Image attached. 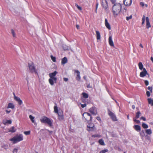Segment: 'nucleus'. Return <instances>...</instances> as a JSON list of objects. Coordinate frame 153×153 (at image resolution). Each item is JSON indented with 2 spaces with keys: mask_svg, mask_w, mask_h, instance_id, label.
<instances>
[{
  "mask_svg": "<svg viewBox=\"0 0 153 153\" xmlns=\"http://www.w3.org/2000/svg\"><path fill=\"white\" fill-rule=\"evenodd\" d=\"M101 136L98 134H97L94 135H92V137H100Z\"/></svg>",
  "mask_w": 153,
  "mask_h": 153,
  "instance_id": "39",
  "label": "nucleus"
},
{
  "mask_svg": "<svg viewBox=\"0 0 153 153\" xmlns=\"http://www.w3.org/2000/svg\"><path fill=\"white\" fill-rule=\"evenodd\" d=\"M147 74H148L149 76V75L148 74L146 68H143V71L140 73V76L141 77H143Z\"/></svg>",
  "mask_w": 153,
  "mask_h": 153,
  "instance_id": "10",
  "label": "nucleus"
},
{
  "mask_svg": "<svg viewBox=\"0 0 153 153\" xmlns=\"http://www.w3.org/2000/svg\"><path fill=\"white\" fill-rule=\"evenodd\" d=\"M87 87L88 88H91V87L90 86V84H88L87 85Z\"/></svg>",
  "mask_w": 153,
  "mask_h": 153,
  "instance_id": "59",
  "label": "nucleus"
},
{
  "mask_svg": "<svg viewBox=\"0 0 153 153\" xmlns=\"http://www.w3.org/2000/svg\"><path fill=\"white\" fill-rule=\"evenodd\" d=\"M98 142L102 146H104L105 145V143L103 140L102 139H100L99 140Z\"/></svg>",
  "mask_w": 153,
  "mask_h": 153,
  "instance_id": "25",
  "label": "nucleus"
},
{
  "mask_svg": "<svg viewBox=\"0 0 153 153\" xmlns=\"http://www.w3.org/2000/svg\"><path fill=\"white\" fill-rule=\"evenodd\" d=\"M63 48L64 50H66L68 49V47L66 45H63Z\"/></svg>",
  "mask_w": 153,
  "mask_h": 153,
  "instance_id": "47",
  "label": "nucleus"
},
{
  "mask_svg": "<svg viewBox=\"0 0 153 153\" xmlns=\"http://www.w3.org/2000/svg\"><path fill=\"white\" fill-rule=\"evenodd\" d=\"M23 139V136L22 134L16 135L12 138L9 139L10 141L13 142V144H15L18 142L22 141Z\"/></svg>",
  "mask_w": 153,
  "mask_h": 153,
  "instance_id": "3",
  "label": "nucleus"
},
{
  "mask_svg": "<svg viewBox=\"0 0 153 153\" xmlns=\"http://www.w3.org/2000/svg\"><path fill=\"white\" fill-rule=\"evenodd\" d=\"M75 72L77 74L76 76V79L78 81H79L81 78L79 72L78 70H75Z\"/></svg>",
  "mask_w": 153,
  "mask_h": 153,
  "instance_id": "15",
  "label": "nucleus"
},
{
  "mask_svg": "<svg viewBox=\"0 0 153 153\" xmlns=\"http://www.w3.org/2000/svg\"><path fill=\"white\" fill-rule=\"evenodd\" d=\"M83 117L85 120L88 122L89 121H91L92 117L91 114L87 112H84L83 115Z\"/></svg>",
  "mask_w": 153,
  "mask_h": 153,
  "instance_id": "5",
  "label": "nucleus"
},
{
  "mask_svg": "<svg viewBox=\"0 0 153 153\" xmlns=\"http://www.w3.org/2000/svg\"><path fill=\"white\" fill-rule=\"evenodd\" d=\"M132 107L133 109H134L135 108V107L134 105H133L132 106Z\"/></svg>",
  "mask_w": 153,
  "mask_h": 153,
  "instance_id": "60",
  "label": "nucleus"
},
{
  "mask_svg": "<svg viewBox=\"0 0 153 153\" xmlns=\"http://www.w3.org/2000/svg\"><path fill=\"white\" fill-rule=\"evenodd\" d=\"M140 134L141 136H142L143 137L145 135V134L143 130H142V131L140 133Z\"/></svg>",
  "mask_w": 153,
  "mask_h": 153,
  "instance_id": "37",
  "label": "nucleus"
},
{
  "mask_svg": "<svg viewBox=\"0 0 153 153\" xmlns=\"http://www.w3.org/2000/svg\"><path fill=\"white\" fill-rule=\"evenodd\" d=\"M94 124L91 123H89L87 126V130L88 131H92L94 130Z\"/></svg>",
  "mask_w": 153,
  "mask_h": 153,
  "instance_id": "8",
  "label": "nucleus"
},
{
  "mask_svg": "<svg viewBox=\"0 0 153 153\" xmlns=\"http://www.w3.org/2000/svg\"><path fill=\"white\" fill-rule=\"evenodd\" d=\"M96 119L98 121H99L100 122H101V120L100 117H96Z\"/></svg>",
  "mask_w": 153,
  "mask_h": 153,
  "instance_id": "51",
  "label": "nucleus"
},
{
  "mask_svg": "<svg viewBox=\"0 0 153 153\" xmlns=\"http://www.w3.org/2000/svg\"><path fill=\"white\" fill-rule=\"evenodd\" d=\"M14 99L16 101L18 102V104L19 105H21L22 103V100L20 99V98L18 97L14 96Z\"/></svg>",
  "mask_w": 153,
  "mask_h": 153,
  "instance_id": "13",
  "label": "nucleus"
},
{
  "mask_svg": "<svg viewBox=\"0 0 153 153\" xmlns=\"http://www.w3.org/2000/svg\"><path fill=\"white\" fill-rule=\"evenodd\" d=\"M24 134L26 135H28L30 134V131H24Z\"/></svg>",
  "mask_w": 153,
  "mask_h": 153,
  "instance_id": "43",
  "label": "nucleus"
},
{
  "mask_svg": "<svg viewBox=\"0 0 153 153\" xmlns=\"http://www.w3.org/2000/svg\"><path fill=\"white\" fill-rule=\"evenodd\" d=\"M98 3H97L96 4V10H95V12H96V13H97V8L98 7Z\"/></svg>",
  "mask_w": 153,
  "mask_h": 153,
  "instance_id": "54",
  "label": "nucleus"
},
{
  "mask_svg": "<svg viewBox=\"0 0 153 153\" xmlns=\"http://www.w3.org/2000/svg\"><path fill=\"white\" fill-rule=\"evenodd\" d=\"M122 5L119 3L115 4L112 7V13L114 16L116 17L120 13Z\"/></svg>",
  "mask_w": 153,
  "mask_h": 153,
  "instance_id": "1",
  "label": "nucleus"
},
{
  "mask_svg": "<svg viewBox=\"0 0 153 153\" xmlns=\"http://www.w3.org/2000/svg\"><path fill=\"white\" fill-rule=\"evenodd\" d=\"M108 42L110 45L111 46L114 47V44L112 40V38L111 36H110L109 37Z\"/></svg>",
  "mask_w": 153,
  "mask_h": 153,
  "instance_id": "18",
  "label": "nucleus"
},
{
  "mask_svg": "<svg viewBox=\"0 0 153 153\" xmlns=\"http://www.w3.org/2000/svg\"><path fill=\"white\" fill-rule=\"evenodd\" d=\"M127 118H128V119H129V115H128L127 116Z\"/></svg>",
  "mask_w": 153,
  "mask_h": 153,
  "instance_id": "64",
  "label": "nucleus"
},
{
  "mask_svg": "<svg viewBox=\"0 0 153 153\" xmlns=\"http://www.w3.org/2000/svg\"><path fill=\"white\" fill-rule=\"evenodd\" d=\"M57 73L58 72L56 71H55L53 72L49 73V76L50 78H52L55 80L57 78L55 76Z\"/></svg>",
  "mask_w": 153,
  "mask_h": 153,
  "instance_id": "9",
  "label": "nucleus"
},
{
  "mask_svg": "<svg viewBox=\"0 0 153 153\" xmlns=\"http://www.w3.org/2000/svg\"><path fill=\"white\" fill-rule=\"evenodd\" d=\"M82 95L83 96V97L85 98H87L88 97V95L87 93L83 92L82 93Z\"/></svg>",
  "mask_w": 153,
  "mask_h": 153,
  "instance_id": "30",
  "label": "nucleus"
},
{
  "mask_svg": "<svg viewBox=\"0 0 153 153\" xmlns=\"http://www.w3.org/2000/svg\"><path fill=\"white\" fill-rule=\"evenodd\" d=\"M42 123H47L50 126H52V123L51 120L45 116L42 117L40 120Z\"/></svg>",
  "mask_w": 153,
  "mask_h": 153,
  "instance_id": "4",
  "label": "nucleus"
},
{
  "mask_svg": "<svg viewBox=\"0 0 153 153\" xmlns=\"http://www.w3.org/2000/svg\"><path fill=\"white\" fill-rule=\"evenodd\" d=\"M28 67L30 72L32 73H34L38 74L37 70L33 62H31L28 63Z\"/></svg>",
  "mask_w": 153,
  "mask_h": 153,
  "instance_id": "2",
  "label": "nucleus"
},
{
  "mask_svg": "<svg viewBox=\"0 0 153 153\" xmlns=\"http://www.w3.org/2000/svg\"><path fill=\"white\" fill-rule=\"evenodd\" d=\"M16 131V130L14 127H12L9 129V131L13 133L15 132Z\"/></svg>",
  "mask_w": 153,
  "mask_h": 153,
  "instance_id": "29",
  "label": "nucleus"
},
{
  "mask_svg": "<svg viewBox=\"0 0 153 153\" xmlns=\"http://www.w3.org/2000/svg\"><path fill=\"white\" fill-rule=\"evenodd\" d=\"M58 119L59 120H64V115H58Z\"/></svg>",
  "mask_w": 153,
  "mask_h": 153,
  "instance_id": "33",
  "label": "nucleus"
},
{
  "mask_svg": "<svg viewBox=\"0 0 153 153\" xmlns=\"http://www.w3.org/2000/svg\"><path fill=\"white\" fill-rule=\"evenodd\" d=\"M6 112L7 114H9L11 111L10 110H6Z\"/></svg>",
  "mask_w": 153,
  "mask_h": 153,
  "instance_id": "58",
  "label": "nucleus"
},
{
  "mask_svg": "<svg viewBox=\"0 0 153 153\" xmlns=\"http://www.w3.org/2000/svg\"><path fill=\"white\" fill-rule=\"evenodd\" d=\"M96 34L97 39V40H100L101 39L100 33L99 31H96Z\"/></svg>",
  "mask_w": 153,
  "mask_h": 153,
  "instance_id": "22",
  "label": "nucleus"
},
{
  "mask_svg": "<svg viewBox=\"0 0 153 153\" xmlns=\"http://www.w3.org/2000/svg\"><path fill=\"white\" fill-rule=\"evenodd\" d=\"M140 5L142 6V7H143L144 6V3L143 2H141L140 3Z\"/></svg>",
  "mask_w": 153,
  "mask_h": 153,
  "instance_id": "57",
  "label": "nucleus"
},
{
  "mask_svg": "<svg viewBox=\"0 0 153 153\" xmlns=\"http://www.w3.org/2000/svg\"><path fill=\"white\" fill-rule=\"evenodd\" d=\"M51 58L52 59V60L53 62H56V58L55 57L53 56L52 55H51Z\"/></svg>",
  "mask_w": 153,
  "mask_h": 153,
  "instance_id": "38",
  "label": "nucleus"
},
{
  "mask_svg": "<svg viewBox=\"0 0 153 153\" xmlns=\"http://www.w3.org/2000/svg\"><path fill=\"white\" fill-rule=\"evenodd\" d=\"M140 119L141 120H143L144 121H146V118L144 117H140Z\"/></svg>",
  "mask_w": 153,
  "mask_h": 153,
  "instance_id": "55",
  "label": "nucleus"
},
{
  "mask_svg": "<svg viewBox=\"0 0 153 153\" xmlns=\"http://www.w3.org/2000/svg\"><path fill=\"white\" fill-rule=\"evenodd\" d=\"M148 89L150 91L151 93L152 92V86H149Z\"/></svg>",
  "mask_w": 153,
  "mask_h": 153,
  "instance_id": "45",
  "label": "nucleus"
},
{
  "mask_svg": "<svg viewBox=\"0 0 153 153\" xmlns=\"http://www.w3.org/2000/svg\"><path fill=\"white\" fill-rule=\"evenodd\" d=\"M13 153H17L18 152V149L16 148L14 149L13 151Z\"/></svg>",
  "mask_w": 153,
  "mask_h": 153,
  "instance_id": "46",
  "label": "nucleus"
},
{
  "mask_svg": "<svg viewBox=\"0 0 153 153\" xmlns=\"http://www.w3.org/2000/svg\"><path fill=\"white\" fill-rule=\"evenodd\" d=\"M132 16L131 15H130L129 16H127L126 18V20L127 21H128L129 20L131 19L132 18Z\"/></svg>",
  "mask_w": 153,
  "mask_h": 153,
  "instance_id": "41",
  "label": "nucleus"
},
{
  "mask_svg": "<svg viewBox=\"0 0 153 153\" xmlns=\"http://www.w3.org/2000/svg\"><path fill=\"white\" fill-rule=\"evenodd\" d=\"M15 108V106L14 104L12 103H9L8 104L7 108H10L13 109Z\"/></svg>",
  "mask_w": 153,
  "mask_h": 153,
  "instance_id": "20",
  "label": "nucleus"
},
{
  "mask_svg": "<svg viewBox=\"0 0 153 153\" xmlns=\"http://www.w3.org/2000/svg\"><path fill=\"white\" fill-rule=\"evenodd\" d=\"M76 6L77 7V8L79 10H82V7L79 6L77 4H76Z\"/></svg>",
  "mask_w": 153,
  "mask_h": 153,
  "instance_id": "48",
  "label": "nucleus"
},
{
  "mask_svg": "<svg viewBox=\"0 0 153 153\" xmlns=\"http://www.w3.org/2000/svg\"><path fill=\"white\" fill-rule=\"evenodd\" d=\"M124 4L126 6H129L132 3L131 0H124L123 1Z\"/></svg>",
  "mask_w": 153,
  "mask_h": 153,
  "instance_id": "12",
  "label": "nucleus"
},
{
  "mask_svg": "<svg viewBox=\"0 0 153 153\" xmlns=\"http://www.w3.org/2000/svg\"><path fill=\"white\" fill-rule=\"evenodd\" d=\"M133 128L137 131H140L141 129L140 126L138 125H134L133 126Z\"/></svg>",
  "mask_w": 153,
  "mask_h": 153,
  "instance_id": "19",
  "label": "nucleus"
},
{
  "mask_svg": "<svg viewBox=\"0 0 153 153\" xmlns=\"http://www.w3.org/2000/svg\"><path fill=\"white\" fill-rule=\"evenodd\" d=\"M57 79H56L55 80L52 79V78H50L49 80V82L50 84L51 85H54V83H56V82Z\"/></svg>",
  "mask_w": 153,
  "mask_h": 153,
  "instance_id": "14",
  "label": "nucleus"
},
{
  "mask_svg": "<svg viewBox=\"0 0 153 153\" xmlns=\"http://www.w3.org/2000/svg\"><path fill=\"white\" fill-rule=\"evenodd\" d=\"M146 27L147 28H149V27H151V26L150 25L149 20L148 17H146Z\"/></svg>",
  "mask_w": 153,
  "mask_h": 153,
  "instance_id": "17",
  "label": "nucleus"
},
{
  "mask_svg": "<svg viewBox=\"0 0 153 153\" xmlns=\"http://www.w3.org/2000/svg\"><path fill=\"white\" fill-rule=\"evenodd\" d=\"M140 114L141 113L140 111L137 112L136 114L135 118L137 119L138 118L140 117Z\"/></svg>",
  "mask_w": 153,
  "mask_h": 153,
  "instance_id": "34",
  "label": "nucleus"
},
{
  "mask_svg": "<svg viewBox=\"0 0 153 153\" xmlns=\"http://www.w3.org/2000/svg\"><path fill=\"white\" fill-rule=\"evenodd\" d=\"M29 117L31 120V121L33 123H34L35 122L34 117L32 116L31 115H30L29 116Z\"/></svg>",
  "mask_w": 153,
  "mask_h": 153,
  "instance_id": "31",
  "label": "nucleus"
},
{
  "mask_svg": "<svg viewBox=\"0 0 153 153\" xmlns=\"http://www.w3.org/2000/svg\"><path fill=\"white\" fill-rule=\"evenodd\" d=\"M105 26L107 28H108L109 30L111 29L110 25L108 22L107 19H105Z\"/></svg>",
  "mask_w": 153,
  "mask_h": 153,
  "instance_id": "16",
  "label": "nucleus"
},
{
  "mask_svg": "<svg viewBox=\"0 0 153 153\" xmlns=\"http://www.w3.org/2000/svg\"><path fill=\"white\" fill-rule=\"evenodd\" d=\"M138 66L140 70H142L144 68H143V65L142 63L141 62H140L138 63Z\"/></svg>",
  "mask_w": 153,
  "mask_h": 153,
  "instance_id": "24",
  "label": "nucleus"
},
{
  "mask_svg": "<svg viewBox=\"0 0 153 153\" xmlns=\"http://www.w3.org/2000/svg\"><path fill=\"white\" fill-rule=\"evenodd\" d=\"M54 112L55 113H58L59 111L58 110V107L56 106H55L54 107Z\"/></svg>",
  "mask_w": 153,
  "mask_h": 153,
  "instance_id": "32",
  "label": "nucleus"
},
{
  "mask_svg": "<svg viewBox=\"0 0 153 153\" xmlns=\"http://www.w3.org/2000/svg\"><path fill=\"white\" fill-rule=\"evenodd\" d=\"M68 60L67 59L66 57H64L62 60L61 64L62 65H64L67 62Z\"/></svg>",
  "mask_w": 153,
  "mask_h": 153,
  "instance_id": "21",
  "label": "nucleus"
},
{
  "mask_svg": "<svg viewBox=\"0 0 153 153\" xmlns=\"http://www.w3.org/2000/svg\"><path fill=\"white\" fill-rule=\"evenodd\" d=\"M89 111L94 115H96L97 114V110L95 107H92L90 108L89 110Z\"/></svg>",
  "mask_w": 153,
  "mask_h": 153,
  "instance_id": "11",
  "label": "nucleus"
},
{
  "mask_svg": "<svg viewBox=\"0 0 153 153\" xmlns=\"http://www.w3.org/2000/svg\"><path fill=\"white\" fill-rule=\"evenodd\" d=\"M12 123V121L11 120H7L6 121L3 120V123L4 125H6L7 124H11Z\"/></svg>",
  "mask_w": 153,
  "mask_h": 153,
  "instance_id": "23",
  "label": "nucleus"
},
{
  "mask_svg": "<svg viewBox=\"0 0 153 153\" xmlns=\"http://www.w3.org/2000/svg\"><path fill=\"white\" fill-rule=\"evenodd\" d=\"M63 80L64 81L67 82L68 80V78L65 77L63 78Z\"/></svg>",
  "mask_w": 153,
  "mask_h": 153,
  "instance_id": "56",
  "label": "nucleus"
},
{
  "mask_svg": "<svg viewBox=\"0 0 153 153\" xmlns=\"http://www.w3.org/2000/svg\"><path fill=\"white\" fill-rule=\"evenodd\" d=\"M142 126L143 128L144 129L147 128L149 127L145 123H143Z\"/></svg>",
  "mask_w": 153,
  "mask_h": 153,
  "instance_id": "28",
  "label": "nucleus"
},
{
  "mask_svg": "<svg viewBox=\"0 0 153 153\" xmlns=\"http://www.w3.org/2000/svg\"><path fill=\"white\" fill-rule=\"evenodd\" d=\"M11 32L13 36L14 37H16V35L14 30L13 29H11Z\"/></svg>",
  "mask_w": 153,
  "mask_h": 153,
  "instance_id": "36",
  "label": "nucleus"
},
{
  "mask_svg": "<svg viewBox=\"0 0 153 153\" xmlns=\"http://www.w3.org/2000/svg\"><path fill=\"white\" fill-rule=\"evenodd\" d=\"M101 4L102 7L105 11H108V2L106 0H102Z\"/></svg>",
  "mask_w": 153,
  "mask_h": 153,
  "instance_id": "6",
  "label": "nucleus"
},
{
  "mask_svg": "<svg viewBox=\"0 0 153 153\" xmlns=\"http://www.w3.org/2000/svg\"><path fill=\"white\" fill-rule=\"evenodd\" d=\"M76 27L78 29L79 27V26L78 25H77L76 26Z\"/></svg>",
  "mask_w": 153,
  "mask_h": 153,
  "instance_id": "63",
  "label": "nucleus"
},
{
  "mask_svg": "<svg viewBox=\"0 0 153 153\" xmlns=\"http://www.w3.org/2000/svg\"><path fill=\"white\" fill-rule=\"evenodd\" d=\"M81 105L82 108H84L86 106V104H81Z\"/></svg>",
  "mask_w": 153,
  "mask_h": 153,
  "instance_id": "53",
  "label": "nucleus"
},
{
  "mask_svg": "<svg viewBox=\"0 0 153 153\" xmlns=\"http://www.w3.org/2000/svg\"><path fill=\"white\" fill-rule=\"evenodd\" d=\"M116 0H110L111 1V3L113 4H116Z\"/></svg>",
  "mask_w": 153,
  "mask_h": 153,
  "instance_id": "52",
  "label": "nucleus"
},
{
  "mask_svg": "<svg viewBox=\"0 0 153 153\" xmlns=\"http://www.w3.org/2000/svg\"><path fill=\"white\" fill-rule=\"evenodd\" d=\"M151 60L152 61V62H153V57H151Z\"/></svg>",
  "mask_w": 153,
  "mask_h": 153,
  "instance_id": "62",
  "label": "nucleus"
},
{
  "mask_svg": "<svg viewBox=\"0 0 153 153\" xmlns=\"http://www.w3.org/2000/svg\"><path fill=\"white\" fill-rule=\"evenodd\" d=\"M108 152V150L107 149H104L102 150L101 151L100 153H105L106 152Z\"/></svg>",
  "mask_w": 153,
  "mask_h": 153,
  "instance_id": "40",
  "label": "nucleus"
},
{
  "mask_svg": "<svg viewBox=\"0 0 153 153\" xmlns=\"http://www.w3.org/2000/svg\"><path fill=\"white\" fill-rule=\"evenodd\" d=\"M148 101L149 104H150L151 105L153 106V100H152L151 98H148Z\"/></svg>",
  "mask_w": 153,
  "mask_h": 153,
  "instance_id": "27",
  "label": "nucleus"
},
{
  "mask_svg": "<svg viewBox=\"0 0 153 153\" xmlns=\"http://www.w3.org/2000/svg\"><path fill=\"white\" fill-rule=\"evenodd\" d=\"M146 133L149 135H150L152 134V131L151 129H148L146 130Z\"/></svg>",
  "mask_w": 153,
  "mask_h": 153,
  "instance_id": "26",
  "label": "nucleus"
},
{
  "mask_svg": "<svg viewBox=\"0 0 153 153\" xmlns=\"http://www.w3.org/2000/svg\"><path fill=\"white\" fill-rule=\"evenodd\" d=\"M145 21V16L144 15H143V17L142 18V25H143V24H144Z\"/></svg>",
  "mask_w": 153,
  "mask_h": 153,
  "instance_id": "44",
  "label": "nucleus"
},
{
  "mask_svg": "<svg viewBox=\"0 0 153 153\" xmlns=\"http://www.w3.org/2000/svg\"><path fill=\"white\" fill-rule=\"evenodd\" d=\"M108 114L113 121H115L117 120L116 117L115 115L110 110H109L108 111Z\"/></svg>",
  "mask_w": 153,
  "mask_h": 153,
  "instance_id": "7",
  "label": "nucleus"
},
{
  "mask_svg": "<svg viewBox=\"0 0 153 153\" xmlns=\"http://www.w3.org/2000/svg\"><path fill=\"white\" fill-rule=\"evenodd\" d=\"M140 46L142 48H143V46L141 44H140Z\"/></svg>",
  "mask_w": 153,
  "mask_h": 153,
  "instance_id": "61",
  "label": "nucleus"
},
{
  "mask_svg": "<svg viewBox=\"0 0 153 153\" xmlns=\"http://www.w3.org/2000/svg\"><path fill=\"white\" fill-rule=\"evenodd\" d=\"M146 95L148 97H149L150 96V92L148 91H147L146 92Z\"/></svg>",
  "mask_w": 153,
  "mask_h": 153,
  "instance_id": "49",
  "label": "nucleus"
},
{
  "mask_svg": "<svg viewBox=\"0 0 153 153\" xmlns=\"http://www.w3.org/2000/svg\"><path fill=\"white\" fill-rule=\"evenodd\" d=\"M58 115H63V112L62 110H59L58 113H56Z\"/></svg>",
  "mask_w": 153,
  "mask_h": 153,
  "instance_id": "35",
  "label": "nucleus"
},
{
  "mask_svg": "<svg viewBox=\"0 0 153 153\" xmlns=\"http://www.w3.org/2000/svg\"><path fill=\"white\" fill-rule=\"evenodd\" d=\"M133 121L137 124L140 123V122L139 120H137L134 118L133 119Z\"/></svg>",
  "mask_w": 153,
  "mask_h": 153,
  "instance_id": "42",
  "label": "nucleus"
},
{
  "mask_svg": "<svg viewBox=\"0 0 153 153\" xmlns=\"http://www.w3.org/2000/svg\"><path fill=\"white\" fill-rule=\"evenodd\" d=\"M144 83H145V85L146 86L148 85H149V82L147 80H145Z\"/></svg>",
  "mask_w": 153,
  "mask_h": 153,
  "instance_id": "50",
  "label": "nucleus"
}]
</instances>
